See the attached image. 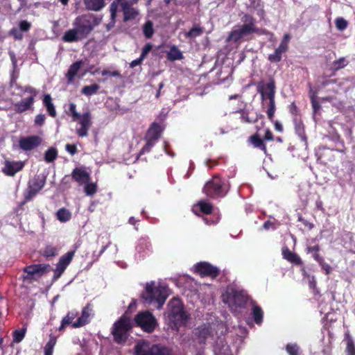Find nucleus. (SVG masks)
<instances>
[{
	"label": "nucleus",
	"mask_w": 355,
	"mask_h": 355,
	"mask_svg": "<svg viewBox=\"0 0 355 355\" xmlns=\"http://www.w3.org/2000/svg\"><path fill=\"white\" fill-rule=\"evenodd\" d=\"M135 355H173L172 350L162 345H150L146 340L138 342L135 346Z\"/></svg>",
	"instance_id": "4"
},
{
	"label": "nucleus",
	"mask_w": 355,
	"mask_h": 355,
	"mask_svg": "<svg viewBox=\"0 0 355 355\" xmlns=\"http://www.w3.org/2000/svg\"><path fill=\"white\" fill-rule=\"evenodd\" d=\"M43 103L46 107L49 115L53 117H55L56 116V111L55 109V106L52 103L51 97L49 94L44 95Z\"/></svg>",
	"instance_id": "26"
},
{
	"label": "nucleus",
	"mask_w": 355,
	"mask_h": 355,
	"mask_svg": "<svg viewBox=\"0 0 355 355\" xmlns=\"http://www.w3.org/2000/svg\"><path fill=\"white\" fill-rule=\"evenodd\" d=\"M65 149L71 155H75L77 153V148H76V146L75 145L67 144L65 146Z\"/></svg>",
	"instance_id": "57"
},
{
	"label": "nucleus",
	"mask_w": 355,
	"mask_h": 355,
	"mask_svg": "<svg viewBox=\"0 0 355 355\" xmlns=\"http://www.w3.org/2000/svg\"><path fill=\"white\" fill-rule=\"evenodd\" d=\"M74 252L70 251L62 256L56 264V267L60 269L61 268V270L64 272L65 269L71 261Z\"/></svg>",
	"instance_id": "23"
},
{
	"label": "nucleus",
	"mask_w": 355,
	"mask_h": 355,
	"mask_svg": "<svg viewBox=\"0 0 355 355\" xmlns=\"http://www.w3.org/2000/svg\"><path fill=\"white\" fill-rule=\"evenodd\" d=\"M295 131L298 136L301 137L302 140H306L304 125L302 122H295Z\"/></svg>",
	"instance_id": "46"
},
{
	"label": "nucleus",
	"mask_w": 355,
	"mask_h": 355,
	"mask_svg": "<svg viewBox=\"0 0 355 355\" xmlns=\"http://www.w3.org/2000/svg\"><path fill=\"white\" fill-rule=\"evenodd\" d=\"M63 272H64V271L62 270L61 268L60 269L56 267L55 269L54 270L53 280V281L57 280L58 278L60 277V276L62 275Z\"/></svg>",
	"instance_id": "59"
},
{
	"label": "nucleus",
	"mask_w": 355,
	"mask_h": 355,
	"mask_svg": "<svg viewBox=\"0 0 355 355\" xmlns=\"http://www.w3.org/2000/svg\"><path fill=\"white\" fill-rule=\"evenodd\" d=\"M203 33V28L199 25H195L192 28L185 33V37L189 39H194L201 35Z\"/></svg>",
	"instance_id": "31"
},
{
	"label": "nucleus",
	"mask_w": 355,
	"mask_h": 355,
	"mask_svg": "<svg viewBox=\"0 0 355 355\" xmlns=\"http://www.w3.org/2000/svg\"><path fill=\"white\" fill-rule=\"evenodd\" d=\"M167 58L169 60L174 61L178 60H182L183 55L180 49L175 45L172 46L170 51L167 53Z\"/></svg>",
	"instance_id": "28"
},
{
	"label": "nucleus",
	"mask_w": 355,
	"mask_h": 355,
	"mask_svg": "<svg viewBox=\"0 0 355 355\" xmlns=\"http://www.w3.org/2000/svg\"><path fill=\"white\" fill-rule=\"evenodd\" d=\"M199 207L200 211L204 214H209L211 213L212 206L210 203H208L205 201H200L198 202Z\"/></svg>",
	"instance_id": "43"
},
{
	"label": "nucleus",
	"mask_w": 355,
	"mask_h": 355,
	"mask_svg": "<svg viewBox=\"0 0 355 355\" xmlns=\"http://www.w3.org/2000/svg\"><path fill=\"white\" fill-rule=\"evenodd\" d=\"M232 300L234 304L239 307L243 306L248 300V295L244 291L232 289Z\"/></svg>",
	"instance_id": "19"
},
{
	"label": "nucleus",
	"mask_w": 355,
	"mask_h": 355,
	"mask_svg": "<svg viewBox=\"0 0 355 355\" xmlns=\"http://www.w3.org/2000/svg\"><path fill=\"white\" fill-rule=\"evenodd\" d=\"M10 33L14 37L15 40H21L23 38V34L21 31L17 28L11 29Z\"/></svg>",
	"instance_id": "53"
},
{
	"label": "nucleus",
	"mask_w": 355,
	"mask_h": 355,
	"mask_svg": "<svg viewBox=\"0 0 355 355\" xmlns=\"http://www.w3.org/2000/svg\"><path fill=\"white\" fill-rule=\"evenodd\" d=\"M26 329L15 330L13 333V340L15 343L21 342L25 336Z\"/></svg>",
	"instance_id": "45"
},
{
	"label": "nucleus",
	"mask_w": 355,
	"mask_h": 355,
	"mask_svg": "<svg viewBox=\"0 0 355 355\" xmlns=\"http://www.w3.org/2000/svg\"><path fill=\"white\" fill-rule=\"evenodd\" d=\"M152 48H153V46L150 43H148L146 44L143 49H142V52H141V54L140 55V57L141 58V59H144L147 55L148 54V53L152 50Z\"/></svg>",
	"instance_id": "54"
},
{
	"label": "nucleus",
	"mask_w": 355,
	"mask_h": 355,
	"mask_svg": "<svg viewBox=\"0 0 355 355\" xmlns=\"http://www.w3.org/2000/svg\"><path fill=\"white\" fill-rule=\"evenodd\" d=\"M49 264H33L24 268V272L27 275L24 277V279H36L35 276L41 277L50 270Z\"/></svg>",
	"instance_id": "9"
},
{
	"label": "nucleus",
	"mask_w": 355,
	"mask_h": 355,
	"mask_svg": "<svg viewBox=\"0 0 355 355\" xmlns=\"http://www.w3.org/2000/svg\"><path fill=\"white\" fill-rule=\"evenodd\" d=\"M250 139L254 147L259 148L265 153L266 152V145L263 144V140L260 139L257 135H252Z\"/></svg>",
	"instance_id": "40"
},
{
	"label": "nucleus",
	"mask_w": 355,
	"mask_h": 355,
	"mask_svg": "<svg viewBox=\"0 0 355 355\" xmlns=\"http://www.w3.org/2000/svg\"><path fill=\"white\" fill-rule=\"evenodd\" d=\"M101 18L92 14L82 15L75 19L73 26L76 27L79 35L85 39L101 23Z\"/></svg>",
	"instance_id": "3"
},
{
	"label": "nucleus",
	"mask_w": 355,
	"mask_h": 355,
	"mask_svg": "<svg viewBox=\"0 0 355 355\" xmlns=\"http://www.w3.org/2000/svg\"><path fill=\"white\" fill-rule=\"evenodd\" d=\"M118 6L119 3L116 2V1H114L110 6V17L111 18L116 19V12L118 10Z\"/></svg>",
	"instance_id": "51"
},
{
	"label": "nucleus",
	"mask_w": 355,
	"mask_h": 355,
	"mask_svg": "<svg viewBox=\"0 0 355 355\" xmlns=\"http://www.w3.org/2000/svg\"><path fill=\"white\" fill-rule=\"evenodd\" d=\"M58 219L61 222H67L71 218V213L66 209H60L57 212Z\"/></svg>",
	"instance_id": "37"
},
{
	"label": "nucleus",
	"mask_w": 355,
	"mask_h": 355,
	"mask_svg": "<svg viewBox=\"0 0 355 355\" xmlns=\"http://www.w3.org/2000/svg\"><path fill=\"white\" fill-rule=\"evenodd\" d=\"M261 92H265L267 97L270 100V94L272 93V97L275 98V85L273 80L268 83L265 86L259 87Z\"/></svg>",
	"instance_id": "30"
},
{
	"label": "nucleus",
	"mask_w": 355,
	"mask_h": 355,
	"mask_svg": "<svg viewBox=\"0 0 355 355\" xmlns=\"http://www.w3.org/2000/svg\"><path fill=\"white\" fill-rule=\"evenodd\" d=\"M300 347L296 343H288L286 346V350L289 355H298Z\"/></svg>",
	"instance_id": "42"
},
{
	"label": "nucleus",
	"mask_w": 355,
	"mask_h": 355,
	"mask_svg": "<svg viewBox=\"0 0 355 355\" xmlns=\"http://www.w3.org/2000/svg\"><path fill=\"white\" fill-rule=\"evenodd\" d=\"M144 35L146 38H150L154 33L153 24L151 21H147L143 27Z\"/></svg>",
	"instance_id": "36"
},
{
	"label": "nucleus",
	"mask_w": 355,
	"mask_h": 355,
	"mask_svg": "<svg viewBox=\"0 0 355 355\" xmlns=\"http://www.w3.org/2000/svg\"><path fill=\"white\" fill-rule=\"evenodd\" d=\"M167 288L166 286H155V282L147 283L145 291L142 293L141 297L148 304H156V308L159 309L165 303L167 298Z\"/></svg>",
	"instance_id": "1"
},
{
	"label": "nucleus",
	"mask_w": 355,
	"mask_h": 355,
	"mask_svg": "<svg viewBox=\"0 0 355 355\" xmlns=\"http://www.w3.org/2000/svg\"><path fill=\"white\" fill-rule=\"evenodd\" d=\"M136 324L140 327L144 331L153 332L157 325V321L153 315L146 311L139 312L135 318Z\"/></svg>",
	"instance_id": "7"
},
{
	"label": "nucleus",
	"mask_w": 355,
	"mask_h": 355,
	"mask_svg": "<svg viewBox=\"0 0 355 355\" xmlns=\"http://www.w3.org/2000/svg\"><path fill=\"white\" fill-rule=\"evenodd\" d=\"M143 60H144V59H141V58L139 57V58L132 61L130 64V67L131 68L135 67L136 66L139 65L142 62Z\"/></svg>",
	"instance_id": "62"
},
{
	"label": "nucleus",
	"mask_w": 355,
	"mask_h": 355,
	"mask_svg": "<svg viewBox=\"0 0 355 355\" xmlns=\"http://www.w3.org/2000/svg\"><path fill=\"white\" fill-rule=\"evenodd\" d=\"M131 328L132 322L130 318L125 315H122L120 319L114 324L112 328V333L114 341L119 344L125 343Z\"/></svg>",
	"instance_id": "6"
},
{
	"label": "nucleus",
	"mask_w": 355,
	"mask_h": 355,
	"mask_svg": "<svg viewBox=\"0 0 355 355\" xmlns=\"http://www.w3.org/2000/svg\"><path fill=\"white\" fill-rule=\"evenodd\" d=\"M75 314L69 313L64 318H63L61 325L59 327V330H62L66 325L71 324L72 320L75 318Z\"/></svg>",
	"instance_id": "44"
},
{
	"label": "nucleus",
	"mask_w": 355,
	"mask_h": 355,
	"mask_svg": "<svg viewBox=\"0 0 355 355\" xmlns=\"http://www.w3.org/2000/svg\"><path fill=\"white\" fill-rule=\"evenodd\" d=\"M282 53L276 49L274 53L269 55L268 60L271 62H278L282 59Z\"/></svg>",
	"instance_id": "49"
},
{
	"label": "nucleus",
	"mask_w": 355,
	"mask_h": 355,
	"mask_svg": "<svg viewBox=\"0 0 355 355\" xmlns=\"http://www.w3.org/2000/svg\"><path fill=\"white\" fill-rule=\"evenodd\" d=\"M34 101L33 96L23 99L20 102L15 104L16 111L21 113L29 110Z\"/></svg>",
	"instance_id": "24"
},
{
	"label": "nucleus",
	"mask_w": 355,
	"mask_h": 355,
	"mask_svg": "<svg viewBox=\"0 0 355 355\" xmlns=\"http://www.w3.org/2000/svg\"><path fill=\"white\" fill-rule=\"evenodd\" d=\"M99 89H100V86L98 84L94 83V84H92L90 85L84 86L82 88L81 92H82V94H83L87 96H90L96 94Z\"/></svg>",
	"instance_id": "33"
},
{
	"label": "nucleus",
	"mask_w": 355,
	"mask_h": 355,
	"mask_svg": "<svg viewBox=\"0 0 355 355\" xmlns=\"http://www.w3.org/2000/svg\"><path fill=\"white\" fill-rule=\"evenodd\" d=\"M169 307L168 318L175 326L182 325L189 319V315L184 310L182 302L177 298H173L168 304Z\"/></svg>",
	"instance_id": "5"
},
{
	"label": "nucleus",
	"mask_w": 355,
	"mask_h": 355,
	"mask_svg": "<svg viewBox=\"0 0 355 355\" xmlns=\"http://www.w3.org/2000/svg\"><path fill=\"white\" fill-rule=\"evenodd\" d=\"M320 265L321 266L322 268L324 270H325L326 274H327V275H328V274H329V273L331 272V266H330L329 264H327V263H324V260L322 261V263H320Z\"/></svg>",
	"instance_id": "60"
},
{
	"label": "nucleus",
	"mask_w": 355,
	"mask_h": 355,
	"mask_svg": "<svg viewBox=\"0 0 355 355\" xmlns=\"http://www.w3.org/2000/svg\"><path fill=\"white\" fill-rule=\"evenodd\" d=\"M92 312V306L90 304H87L86 306L83 308L81 316L78 318L75 322L73 323V327L78 328L87 324L89 321Z\"/></svg>",
	"instance_id": "16"
},
{
	"label": "nucleus",
	"mask_w": 355,
	"mask_h": 355,
	"mask_svg": "<svg viewBox=\"0 0 355 355\" xmlns=\"http://www.w3.org/2000/svg\"><path fill=\"white\" fill-rule=\"evenodd\" d=\"M307 250L309 252H318L320 250V247L318 245L314 246H310L307 248Z\"/></svg>",
	"instance_id": "64"
},
{
	"label": "nucleus",
	"mask_w": 355,
	"mask_h": 355,
	"mask_svg": "<svg viewBox=\"0 0 355 355\" xmlns=\"http://www.w3.org/2000/svg\"><path fill=\"white\" fill-rule=\"evenodd\" d=\"M83 40L81 36L79 35L78 31L76 27L68 30L65 32L62 36V40L65 42H74Z\"/></svg>",
	"instance_id": "20"
},
{
	"label": "nucleus",
	"mask_w": 355,
	"mask_h": 355,
	"mask_svg": "<svg viewBox=\"0 0 355 355\" xmlns=\"http://www.w3.org/2000/svg\"><path fill=\"white\" fill-rule=\"evenodd\" d=\"M336 27L339 31H343L347 27V21L343 17H338L335 21Z\"/></svg>",
	"instance_id": "47"
},
{
	"label": "nucleus",
	"mask_w": 355,
	"mask_h": 355,
	"mask_svg": "<svg viewBox=\"0 0 355 355\" xmlns=\"http://www.w3.org/2000/svg\"><path fill=\"white\" fill-rule=\"evenodd\" d=\"M347 352L348 355H355V346L351 341L347 343Z\"/></svg>",
	"instance_id": "58"
},
{
	"label": "nucleus",
	"mask_w": 355,
	"mask_h": 355,
	"mask_svg": "<svg viewBox=\"0 0 355 355\" xmlns=\"http://www.w3.org/2000/svg\"><path fill=\"white\" fill-rule=\"evenodd\" d=\"M222 186L221 180L219 177L215 175L205 185L203 192L211 198L223 196Z\"/></svg>",
	"instance_id": "8"
},
{
	"label": "nucleus",
	"mask_w": 355,
	"mask_h": 355,
	"mask_svg": "<svg viewBox=\"0 0 355 355\" xmlns=\"http://www.w3.org/2000/svg\"><path fill=\"white\" fill-rule=\"evenodd\" d=\"M31 24L30 22L23 20L19 22V30L22 32H27L31 28Z\"/></svg>",
	"instance_id": "52"
},
{
	"label": "nucleus",
	"mask_w": 355,
	"mask_h": 355,
	"mask_svg": "<svg viewBox=\"0 0 355 355\" xmlns=\"http://www.w3.org/2000/svg\"><path fill=\"white\" fill-rule=\"evenodd\" d=\"M283 255L284 259L296 265H300L302 263L300 257L295 253L291 252L288 249L283 250Z\"/></svg>",
	"instance_id": "27"
},
{
	"label": "nucleus",
	"mask_w": 355,
	"mask_h": 355,
	"mask_svg": "<svg viewBox=\"0 0 355 355\" xmlns=\"http://www.w3.org/2000/svg\"><path fill=\"white\" fill-rule=\"evenodd\" d=\"M42 142L39 136L33 135L21 138L19 141V146L23 150H31L37 147Z\"/></svg>",
	"instance_id": "12"
},
{
	"label": "nucleus",
	"mask_w": 355,
	"mask_h": 355,
	"mask_svg": "<svg viewBox=\"0 0 355 355\" xmlns=\"http://www.w3.org/2000/svg\"><path fill=\"white\" fill-rule=\"evenodd\" d=\"M85 184V192L87 196H93L96 192V184L88 182Z\"/></svg>",
	"instance_id": "48"
},
{
	"label": "nucleus",
	"mask_w": 355,
	"mask_h": 355,
	"mask_svg": "<svg viewBox=\"0 0 355 355\" xmlns=\"http://www.w3.org/2000/svg\"><path fill=\"white\" fill-rule=\"evenodd\" d=\"M121 6L123 12L124 21L132 20L139 15L138 10L132 8L129 2H123Z\"/></svg>",
	"instance_id": "17"
},
{
	"label": "nucleus",
	"mask_w": 355,
	"mask_h": 355,
	"mask_svg": "<svg viewBox=\"0 0 355 355\" xmlns=\"http://www.w3.org/2000/svg\"><path fill=\"white\" fill-rule=\"evenodd\" d=\"M348 64H349V60L346 58L343 57V58H340L338 60L333 62L332 69L335 71H338L341 69H343Z\"/></svg>",
	"instance_id": "35"
},
{
	"label": "nucleus",
	"mask_w": 355,
	"mask_h": 355,
	"mask_svg": "<svg viewBox=\"0 0 355 355\" xmlns=\"http://www.w3.org/2000/svg\"><path fill=\"white\" fill-rule=\"evenodd\" d=\"M277 49L283 53L288 49V44H285V42H281L279 47Z\"/></svg>",
	"instance_id": "61"
},
{
	"label": "nucleus",
	"mask_w": 355,
	"mask_h": 355,
	"mask_svg": "<svg viewBox=\"0 0 355 355\" xmlns=\"http://www.w3.org/2000/svg\"><path fill=\"white\" fill-rule=\"evenodd\" d=\"M311 104H312L313 112H314V113H315L320 109L321 106H320L319 102H318L315 100V96L313 95L311 96Z\"/></svg>",
	"instance_id": "56"
},
{
	"label": "nucleus",
	"mask_w": 355,
	"mask_h": 355,
	"mask_svg": "<svg viewBox=\"0 0 355 355\" xmlns=\"http://www.w3.org/2000/svg\"><path fill=\"white\" fill-rule=\"evenodd\" d=\"M41 254L46 258L53 257L57 255V249L53 246L47 245L44 249L41 250Z\"/></svg>",
	"instance_id": "38"
},
{
	"label": "nucleus",
	"mask_w": 355,
	"mask_h": 355,
	"mask_svg": "<svg viewBox=\"0 0 355 355\" xmlns=\"http://www.w3.org/2000/svg\"><path fill=\"white\" fill-rule=\"evenodd\" d=\"M56 343V338L53 336H51L48 343L44 347V355H52L53 347Z\"/></svg>",
	"instance_id": "39"
},
{
	"label": "nucleus",
	"mask_w": 355,
	"mask_h": 355,
	"mask_svg": "<svg viewBox=\"0 0 355 355\" xmlns=\"http://www.w3.org/2000/svg\"><path fill=\"white\" fill-rule=\"evenodd\" d=\"M76 106L73 103L69 104V112H71L73 121H77L81 114L76 112Z\"/></svg>",
	"instance_id": "50"
},
{
	"label": "nucleus",
	"mask_w": 355,
	"mask_h": 355,
	"mask_svg": "<svg viewBox=\"0 0 355 355\" xmlns=\"http://www.w3.org/2000/svg\"><path fill=\"white\" fill-rule=\"evenodd\" d=\"M215 355H233L230 346L222 342L215 348Z\"/></svg>",
	"instance_id": "29"
},
{
	"label": "nucleus",
	"mask_w": 355,
	"mask_h": 355,
	"mask_svg": "<svg viewBox=\"0 0 355 355\" xmlns=\"http://www.w3.org/2000/svg\"><path fill=\"white\" fill-rule=\"evenodd\" d=\"M195 336L200 343L205 342L206 339L211 335V327L209 324H204L193 330Z\"/></svg>",
	"instance_id": "15"
},
{
	"label": "nucleus",
	"mask_w": 355,
	"mask_h": 355,
	"mask_svg": "<svg viewBox=\"0 0 355 355\" xmlns=\"http://www.w3.org/2000/svg\"><path fill=\"white\" fill-rule=\"evenodd\" d=\"M45 119H46V116L44 114H37L35 119V125H40V126L42 125L44 123Z\"/></svg>",
	"instance_id": "55"
},
{
	"label": "nucleus",
	"mask_w": 355,
	"mask_h": 355,
	"mask_svg": "<svg viewBox=\"0 0 355 355\" xmlns=\"http://www.w3.org/2000/svg\"><path fill=\"white\" fill-rule=\"evenodd\" d=\"M71 178L79 185H83L90 181V175L85 167L75 168L71 173Z\"/></svg>",
	"instance_id": "13"
},
{
	"label": "nucleus",
	"mask_w": 355,
	"mask_h": 355,
	"mask_svg": "<svg viewBox=\"0 0 355 355\" xmlns=\"http://www.w3.org/2000/svg\"><path fill=\"white\" fill-rule=\"evenodd\" d=\"M263 311L261 308L257 305H254L252 309V315L254 322L257 324H261L263 320Z\"/></svg>",
	"instance_id": "32"
},
{
	"label": "nucleus",
	"mask_w": 355,
	"mask_h": 355,
	"mask_svg": "<svg viewBox=\"0 0 355 355\" xmlns=\"http://www.w3.org/2000/svg\"><path fill=\"white\" fill-rule=\"evenodd\" d=\"M162 131V130L161 126L158 123L154 122L150 125L147 132L146 138H150L157 141L161 136Z\"/></svg>",
	"instance_id": "22"
},
{
	"label": "nucleus",
	"mask_w": 355,
	"mask_h": 355,
	"mask_svg": "<svg viewBox=\"0 0 355 355\" xmlns=\"http://www.w3.org/2000/svg\"><path fill=\"white\" fill-rule=\"evenodd\" d=\"M87 9L99 11L105 6V0H84Z\"/></svg>",
	"instance_id": "25"
},
{
	"label": "nucleus",
	"mask_w": 355,
	"mask_h": 355,
	"mask_svg": "<svg viewBox=\"0 0 355 355\" xmlns=\"http://www.w3.org/2000/svg\"><path fill=\"white\" fill-rule=\"evenodd\" d=\"M156 142H157V140L150 139V138H146V144L141 150L140 154H144L145 153L150 152L151 148L154 146V145L155 144Z\"/></svg>",
	"instance_id": "41"
},
{
	"label": "nucleus",
	"mask_w": 355,
	"mask_h": 355,
	"mask_svg": "<svg viewBox=\"0 0 355 355\" xmlns=\"http://www.w3.org/2000/svg\"><path fill=\"white\" fill-rule=\"evenodd\" d=\"M58 156V150L55 148H49L44 153V159L46 162H53Z\"/></svg>",
	"instance_id": "34"
},
{
	"label": "nucleus",
	"mask_w": 355,
	"mask_h": 355,
	"mask_svg": "<svg viewBox=\"0 0 355 355\" xmlns=\"http://www.w3.org/2000/svg\"><path fill=\"white\" fill-rule=\"evenodd\" d=\"M83 64V62L82 60L77 61L73 63L67 73V78L69 83H71L73 81L74 77L77 75L78 71L81 68Z\"/></svg>",
	"instance_id": "21"
},
{
	"label": "nucleus",
	"mask_w": 355,
	"mask_h": 355,
	"mask_svg": "<svg viewBox=\"0 0 355 355\" xmlns=\"http://www.w3.org/2000/svg\"><path fill=\"white\" fill-rule=\"evenodd\" d=\"M78 121L80 127L76 129L77 135L80 137H87L88 135V130L92 125L90 112L83 113L78 117Z\"/></svg>",
	"instance_id": "11"
},
{
	"label": "nucleus",
	"mask_w": 355,
	"mask_h": 355,
	"mask_svg": "<svg viewBox=\"0 0 355 355\" xmlns=\"http://www.w3.org/2000/svg\"><path fill=\"white\" fill-rule=\"evenodd\" d=\"M243 24L232 30L227 38L228 41L239 42L246 40L247 37L252 33L257 32L255 19L250 15L245 14L242 17Z\"/></svg>",
	"instance_id": "2"
},
{
	"label": "nucleus",
	"mask_w": 355,
	"mask_h": 355,
	"mask_svg": "<svg viewBox=\"0 0 355 355\" xmlns=\"http://www.w3.org/2000/svg\"><path fill=\"white\" fill-rule=\"evenodd\" d=\"M24 167L21 162L6 161L3 171L8 175L13 176L17 172L21 171Z\"/></svg>",
	"instance_id": "18"
},
{
	"label": "nucleus",
	"mask_w": 355,
	"mask_h": 355,
	"mask_svg": "<svg viewBox=\"0 0 355 355\" xmlns=\"http://www.w3.org/2000/svg\"><path fill=\"white\" fill-rule=\"evenodd\" d=\"M46 177L44 175H38L28 182L27 194L25 195L26 200H31L35 196L44 186Z\"/></svg>",
	"instance_id": "10"
},
{
	"label": "nucleus",
	"mask_w": 355,
	"mask_h": 355,
	"mask_svg": "<svg viewBox=\"0 0 355 355\" xmlns=\"http://www.w3.org/2000/svg\"><path fill=\"white\" fill-rule=\"evenodd\" d=\"M196 271L203 276H210L212 278L216 277L218 274V269L216 267L207 262H201L196 266Z\"/></svg>",
	"instance_id": "14"
},
{
	"label": "nucleus",
	"mask_w": 355,
	"mask_h": 355,
	"mask_svg": "<svg viewBox=\"0 0 355 355\" xmlns=\"http://www.w3.org/2000/svg\"><path fill=\"white\" fill-rule=\"evenodd\" d=\"M263 139L268 141L273 139L272 133L269 130H266L265 135L263 137Z\"/></svg>",
	"instance_id": "63"
}]
</instances>
